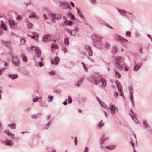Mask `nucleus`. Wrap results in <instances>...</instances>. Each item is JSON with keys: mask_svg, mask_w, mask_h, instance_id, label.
I'll return each instance as SVG.
<instances>
[{"mask_svg": "<svg viewBox=\"0 0 152 152\" xmlns=\"http://www.w3.org/2000/svg\"><path fill=\"white\" fill-rule=\"evenodd\" d=\"M58 48V46L57 44H53L51 45V50L52 52H53L56 49Z\"/></svg>", "mask_w": 152, "mask_h": 152, "instance_id": "nucleus-13", "label": "nucleus"}, {"mask_svg": "<svg viewBox=\"0 0 152 152\" xmlns=\"http://www.w3.org/2000/svg\"><path fill=\"white\" fill-rule=\"evenodd\" d=\"M4 132L5 133H6L8 135H10V136H13L14 135V134H12L9 131L5 130L4 131Z\"/></svg>", "mask_w": 152, "mask_h": 152, "instance_id": "nucleus-28", "label": "nucleus"}, {"mask_svg": "<svg viewBox=\"0 0 152 152\" xmlns=\"http://www.w3.org/2000/svg\"><path fill=\"white\" fill-rule=\"evenodd\" d=\"M114 39L117 41H122L124 42H126L128 41V40L126 39L121 37L118 35H115L114 36Z\"/></svg>", "mask_w": 152, "mask_h": 152, "instance_id": "nucleus-7", "label": "nucleus"}, {"mask_svg": "<svg viewBox=\"0 0 152 152\" xmlns=\"http://www.w3.org/2000/svg\"><path fill=\"white\" fill-rule=\"evenodd\" d=\"M100 82H102L101 86L102 88H104L106 86V82L105 80L103 78H101Z\"/></svg>", "mask_w": 152, "mask_h": 152, "instance_id": "nucleus-19", "label": "nucleus"}, {"mask_svg": "<svg viewBox=\"0 0 152 152\" xmlns=\"http://www.w3.org/2000/svg\"><path fill=\"white\" fill-rule=\"evenodd\" d=\"M43 18L45 20H47L48 19V17L46 14H44L43 15Z\"/></svg>", "mask_w": 152, "mask_h": 152, "instance_id": "nucleus-49", "label": "nucleus"}, {"mask_svg": "<svg viewBox=\"0 0 152 152\" xmlns=\"http://www.w3.org/2000/svg\"><path fill=\"white\" fill-rule=\"evenodd\" d=\"M16 19L17 20L19 21L21 20V17L20 16H18L16 17Z\"/></svg>", "mask_w": 152, "mask_h": 152, "instance_id": "nucleus-56", "label": "nucleus"}, {"mask_svg": "<svg viewBox=\"0 0 152 152\" xmlns=\"http://www.w3.org/2000/svg\"><path fill=\"white\" fill-rule=\"evenodd\" d=\"M28 50L30 52L32 53L35 51L36 55L38 57H39L41 55V51L40 49L37 47L33 46L30 48H28Z\"/></svg>", "mask_w": 152, "mask_h": 152, "instance_id": "nucleus-4", "label": "nucleus"}, {"mask_svg": "<svg viewBox=\"0 0 152 152\" xmlns=\"http://www.w3.org/2000/svg\"><path fill=\"white\" fill-rule=\"evenodd\" d=\"M63 19L64 20V24H65V23H66V22L67 21V19L66 17L65 16H64L63 17Z\"/></svg>", "mask_w": 152, "mask_h": 152, "instance_id": "nucleus-41", "label": "nucleus"}, {"mask_svg": "<svg viewBox=\"0 0 152 152\" xmlns=\"http://www.w3.org/2000/svg\"><path fill=\"white\" fill-rule=\"evenodd\" d=\"M88 52L89 55L90 56H91L92 55L93 53L92 51L90 49L88 51Z\"/></svg>", "mask_w": 152, "mask_h": 152, "instance_id": "nucleus-50", "label": "nucleus"}, {"mask_svg": "<svg viewBox=\"0 0 152 152\" xmlns=\"http://www.w3.org/2000/svg\"><path fill=\"white\" fill-rule=\"evenodd\" d=\"M42 99V97H35L34 99L33 100V101L34 102H36L38 101V100L39 99Z\"/></svg>", "mask_w": 152, "mask_h": 152, "instance_id": "nucleus-36", "label": "nucleus"}, {"mask_svg": "<svg viewBox=\"0 0 152 152\" xmlns=\"http://www.w3.org/2000/svg\"><path fill=\"white\" fill-rule=\"evenodd\" d=\"M83 67L84 68V69L85 70V71H86V72H87L88 69L86 67V65H83Z\"/></svg>", "mask_w": 152, "mask_h": 152, "instance_id": "nucleus-57", "label": "nucleus"}, {"mask_svg": "<svg viewBox=\"0 0 152 152\" xmlns=\"http://www.w3.org/2000/svg\"><path fill=\"white\" fill-rule=\"evenodd\" d=\"M106 26L107 27H108L109 28L112 29H113V28L109 24H106Z\"/></svg>", "mask_w": 152, "mask_h": 152, "instance_id": "nucleus-59", "label": "nucleus"}, {"mask_svg": "<svg viewBox=\"0 0 152 152\" xmlns=\"http://www.w3.org/2000/svg\"><path fill=\"white\" fill-rule=\"evenodd\" d=\"M60 59L58 57H56L53 60H51V62L52 64H57L59 62Z\"/></svg>", "mask_w": 152, "mask_h": 152, "instance_id": "nucleus-12", "label": "nucleus"}, {"mask_svg": "<svg viewBox=\"0 0 152 152\" xmlns=\"http://www.w3.org/2000/svg\"><path fill=\"white\" fill-rule=\"evenodd\" d=\"M88 147H86L84 151V152H88Z\"/></svg>", "mask_w": 152, "mask_h": 152, "instance_id": "nucleus-63", "label": "nucleus"}, {"mask_svg": "<svg viewBox=\"0 0 152 152\" xmlns=\"http://www.w3.org/2000/svg\"><path fill=\"white\" fill-rule=\"evenodd\" d=\"M131 144L132 145V146L133 148H134V143L133 142V140H132V139H131Z\"/></svg>", "mask_w": 152, "mask_h": 152, "instance_id": "nucleus-60", "label": "nucleus"}, {"mask_svg": "<svg viewBox=\"0 0 152 152\" xmlns=\"http://www.w3.org/2000/svg\"><path fill=\"white\" fill-rule=\"evenodd\" d=\"M111 52L112 53L114 54H116L117 52L116 47L115 46L113 47L112 48Z\"/></svg>", "mask_w": 152, "mask_h": 152, "instance_id": "nucleus-25", "label": "nucleus"}, {"mask_svg": "<svg viewBox=\"0 0 152 152\" xmlns=\"http://www.w3.org/2000/svg\"><path fill=\"white\" fill-rule=\"evenodd\" d=\"M28 35L31 38L34 39L36 40H38V39L37 38V37H36L35 36H31L29 35Z\"/></svg>", "mask_w": 152, "mask_h": 152, "instance_id": "nucleus-42", "label": "nucleus"}, {"mask_svg": "<svg viewBox=\"0 0 152 152\" xmlns=\"http://www.w3.org/2000/svg\"><path fill=\"white\" fill-rule=\"evenodd\" d=\"M74 141L75 142V145H77V138L76 137H75Z\"/></svg>", "mask_w": 152, "mask_h": 152, "instance_id": "nucleus-52", "label": "nucleus"}, {"mask_svg": "<svg viewBox=\"0 0 152 152\" xmlns=\"http://www.w3.org/2000/svg\"><path fill=\"white\" fill-rule=\"evenodd\" d=\"M6 144L7 146H12L13 145L14 143L12 140H8L6 141Z\"/></svg>", "mask_w": 152, "mask_h": 152, "instance_id": "nucleus-18", "label": "nucleus"}, {"mask_svg": "<svg viewBox=\"0 0 152 152\" xmlns=\"http://www.w3.org/2000/svg\"><path fill=\"white\" fill-rule=\"evenodd\" d=\"M102 120L100 121L99 122L98 124V126L99 128H101L104 125V124L102 123Z\"/></svg>", "mask_w": 152, "mask_h": 152, "instance_id": "nucleus-30", "label": "nucleus"}, {"mask_svg": "<svg viewBox=\"0 0 152 152\" xmlns=\"http://www.w3.org/2000/svg\"><path fill=\"white\" fill-rule=\"evenodd\" d=\"M12 79L14 80L16 79L18 77V74H10L8 76Z\"/></svg>", "mask_w": 152, "mask_h": 152, "instance_id": "nucleus-14", "label": "nucleus"}, {"mask_svg": "<svg viewBox=\"0 0 152 152\" xmlns=\"http://www.w3.org/2000/svg\"><path fill=\"white\" fill-rule=\"evenodd\" d=\"M72 24V22L71 20H69L68 21H67L66 23L65 24V25H68L69 26H71Z\"/></svg>", "mask_w": 152, "mask_h": 152, "instance_id": "nucleus-35", "label": "nucleus"}, {"mask_svg": "<svg viewBox=\"0 0 152 152\" xmlns=\"http://www.w3.org/2000/svg\"><path fill=\"white\" fill-rule=\"evenodd\" d=\"M97 20L98 22L100 24H103L104 23V21L100 18H97Z\"/></svg>", "mask_w": 152, "mask_h": 152, "instance_id": "nucleus-26", "label": "nucleus"}, {"mask_svg": "<svg viewBox=\"0 0 152 152\" xmlns=\"http://www.w3.org/2000/svg\"><path fill=\"white\" fill-rule=\"evenodd\" d=\"M142 124L145 129L150 133L152 134V129L150 125L148 124L147 121L146 120L143 121Z\"/></svg>", "mask_w": 152, "mask_h": 152, "instance_id": "nucleus-6", "label": "nucleus"}, {"mask_svg": "<svg viewBox=\"0 0 152 152\" xmlns=\"http://www.w3.org/2000/svg\"><path fill=\"white\" fill-rule=\"evenodd\" d=\"M90 2L93 4H95L96 3V0H89Z\"/></svg>", "mask_w": 152, "mask_h": 152, "instance_id": "nucleus-48", "label": "nucleus"}, {"mask_svg": "<svg viewBox=\"0 0 152 152\" xmlns=\"http://www.w3.org/2000/svg\"><path fill=\"white\" fill-rule=\"evenodd\" d=\"M130 116L132 118V119L134 121L135 123H136V124H138V121L137 119L136 118H135L134 116H133L132 115H130Z\"/></svg>", "mask_w": 152, "mask_h": 152, "instance_id": "nucleus-37", "label": "nucleus"}, {"mask_svg": "<svg viewBox=\"0 0 152 152\" xmlns=\"http://www.w3.org/2000/svg\"><path fill=\"white\" fill-rule=\"evenodd\" d=\"M62 50L64 53H66L68 52L67 48L65 47H63L62 49Z\"/></svg>", "mask_w": 152, "mask_h": 152, "instance_id": "nucleus-40", "label": "nucleus"}, {"mask_svg": "<svg viewBox=\"0 0 152 152\" xmlns=\"http://www.w3.org/2000/svg\"><path fill=\"white\" fill-rule=\"evenodd\" d=\"M115 62V70H121L122 68L121 63V57L118 56L116 58Z\"/></svg>", "mask_w": 152, "mask_h": 152, "instance_id": "nucleus-3", "label": "nucleus"}, {"mask_svg": "<svg viewBox=\"0 0 152 152\" xmlns=\"http://www.w3.org/2000/svg\"><path fill=\"white\" fill-rule=\"evenodd\" d=\"M56 74V72L55 71H52L50 72V74L52 75H53Z\"/></svg>", "mask_w": 152, "mask_h": 152, "instance_id": "nucleus-54", "label": "nucleus"}, {"mask_svg": "<svg viewBox=\"0 0 152 152\" xmlns=\"http://www.w3.org/2000/svg\"><path fill=\"white\" fill-rule=\"evenodd\" d=\"M60 7L62 9L64 10L69 8L70 5L68 3L61 2L60 4Z\"/></svg>", "mask_w": 152, "mask_h": 152, "instance_id": "nucleus-8", "label": "nucleus"}, {"mask_svg": "<svg viewBox=\"0 0 152 152\" xmlns=\"http://www.w3.org/2000/svg\"><path fill=\"white\" fill-rule=\"evenodd\" d=\"M126 35L127 36L130 37L131 36V33L129 31H127L126 33Z\"/></svg>", "mask_w": 152, "mask_h": 152, "instance_id": "nucleus-45", "label": "nucleus"}, {"mask_svg": "<svg viewBox=\"0 0 152 152\" xmlns=\"http://www.w3.org/2000/svg\"><path fill=\"white\" fill-rule=\"evenodd\" d=\"M129 92L130 94H132V89L131 87L129 88Z\"/></svg>", "mask_w": 152, "mask_h": 152, "instance_id": "nucleus-58", "label": "nucleus"}, {"mask_svg": "<svg viewBox=\"0 0 152 152\" xmlns=\"http://www.w3.org/2000/svg\"><path fill=\"white\" fill-rule=\"evenodd\" d=\"M50 36L49 34H46L43 36L42 39V41L45 42H47Z\"/></svg>", "mask_w": 152, "mask_h": 152, "instance_id": "nucleus-16", "label": "nucleus"}, {"mask_svg": "<svg viewBox=\"0 0 152 152\" xmlns=\"http://www.w3.org/2000/svg\"><path fill=\"white\" fill-rule=\"evenodd\" d=\"M32 34H33V36H35L36 37L38 38L39 37V35L37 33L34 32Z\"/></svg>", "mask_w": 152, "mask_h": 152, "instance_id": "nucleus-46", "label": "nucleus"}, {"mask_svg": "<svg viewBox=\"0 0 152 152\" xmlns=\"http://www.w3.org/2000/svg\"><path fill=\"white\" fill-rule=\"evenodd\" d=\"M101 77L99 75L92 76L88 78V80L96 85L99 84L101 80Z\"/></svg>", "mask_w": 152, "mask_h": 152, "instance_id": "nucleus-2", "label": "nucleus"}, {"mask_svg": "<svg viewBox=\"0 0 152 152\" xmlns=\"http://www.w3.org/2000/svg\"><path fill=\"white\" fill-rule=\"evenodd\" d=\"M38 116V115H33L32 116V118L34 119H36Z\"/></svg>", "mask_w": 152, "mask_h": 152, "instance_id": "nucleus-64", "label": "nucleus"}, {"mask_svg": "<svg viewBox=\"0 0 152 152\" xmlns=\"http://www.w3.org/2000/svg\"><path fill=\"white\" fill-rule=\"evenodd\" d=\"M104 46L106 48H108L110 47V45L109 43L107 42H106L104 44Z\"/></svg>", "mask_w": 152, "mask_h": 152, "instance_id": "nucleus-38", "label": "nucleus"}, {"mask_svg": "<svg viewBox=\"0 0 152 152\" xmlns=\"http://www.w3.org/2000/svg\"><path fill=\"white\" fill-rule=\"evenodd\" d=\"M129 99L130 100H133V96L132 94H130Z\"/></svg>", "mask_w": 152, "mask_h": 152, "instance_id": "nucleus-53", "label": "nucleus"}, {"mask_svg": "<svg viewBox=\"0 0 152 152\" xmlns=\"http://www.w3.org/2000/svg\"><path fill=\"white\" fill-rule=\"evenodd\" d=\"M20 57L22 58L23 61L25 62H26L27 61V59L25 56V54L23 53L20 54Z\"/></svg>", "mask_w": 152, "mask_h": 152, "instance_id": "nucleus-21", "label": "nucleus"}, {"mask_svg": "<svg viewBox=\"0 0 152 152\" xmlns=\"http://www.w3.org/2000/svg\"><path fill=\"white\" fill-rule=\"evenodd\" d=\"M117 10L118 11V12L120 13V14L122 15H126V13L127 12L124 10L119 9L118 8H117Z\"/></svg>", "mask_w": 152, "mask_h": 152, "instance_id": "nucleus-20", "label": "nucleus"}, {"mask_svg": "<svg viewBox=\"0 0 152 152\" xmlns=\"http://www.w3.org/2000/svg\"><path fill=\"white\" fill-rule=\"evenodd\" d=\"M1 27L2 28H3L5 31H6L7 30V29L5 27L3 23H1Z\"/></svg>", "mask_w": 152, "mask_h": 152, "instance_id": "nucleus-43", "label": "nucleus"}, {"mask_svg": "<svg viewBox=\"0 0 152 152\" xmlns=\"http://www.w3.org/2000/svg\"><path fill=\"white\" fill-rule=\"evenodd\" d=\"M53 99V96H49L48 98V102H50Z\"/></svg>", "mask_w": 152, "mask_h": 152, "instance_id": "nucleus-39", "label": "nucleus"}, {"mask_svg": "<svg viewBox=\"0 0 152 152\" xmlns=\"http://www.w3.org/2000/svg\"><path fill=\"white\" fill-rule=\"evenodd\" d=\"M68 103H71L72 102V100L71 97L70 96H69L68 97Z\"/></svg>", "mask_w": 152, "mask_h": 152, "instance_id": "nucleus-44", "label": "nucleus"}, {"mask_svg": "<svg viewBox=\"0 0 152 152\" xmlns=\"http://www.w3.org/2000/svg\"><path fill=\"white\" fill-rule=\"evenodd\" d=\"M85 48L87 51H88L89 50L91 49L90 47L88 46H85Z\"/></svg>", "mask_w": 152, "mask_h": 152, "instance_id": "nucleus-47", "label": "nucleus"}, {"mask_svg": "<svg viewBox=\"0 0 152 152\" xmlns=\"http://www.w3.org/2000/svg\"><path fill=\"white\" fill-rule=\"evenodd\" d=\"M26 43V41L24 39H21L20 40V45H23Z\"/></svg>", "mask_w": 152, "mask_h": 152, "instance_id": "nucleus-34", "label": "nucleus"}, {"mask_svg": "<svg viewBox=\"0 0 152 152\" xmlns=\"http://www.w3.org/2000/svg\"><path fill=\"white\" fill-rule=\"evenodd\" d=\"M69 38L68 37H66L64 39V43L66 46H68L69 44Z\"/></svg>", "mask_w": 152, "mask_h": 152, "instance_id": "nucleus-15", "label": "nucleus"}, {"mask_svg": "<svg viewBox=\"0 0 152 152\" xmlns=\"http://www.w3.org/2000/svg\"><path fill=\"white\" fill-rule=\"evenodd\" d=\"M36 17V16H35L34 14H32V15H30L29 16V18H34Z\"/></svg>", "mask_w": 152, "mask_h": 152, "instance_id": "nucleus-51", "label": "nucleus"}, {"mask_svg": "<svg viewBox=\"0 0 152 152\" xmlns=\"http://www.w3.org/2000/svg\"><path fill=\"white\" fill-rule=\"evenodd\" d=\"M9 23L11 28L12 29H15L17 28V23L12 20L9 21Z\"/></svg>", "mask_w": 152, "mask_h": 152, "instance_id": "nucleus-9", "label": "nucleus"}, {"mask_svg": "<svg viewBox=\"0 0 152 152\" xmlns=\"http://www.w3.org/2000/svg\"><path fill=\"white\" fill-rule=\"evenodd\" d=\"M105 148L109 150H112L115 148V146L114 145L108 146H106Z\"/></svg>", "mask_w": 152, "mask_h": 152, "instance_id": "nucleus-24", "label": "nucleus"}, {"mask_svg": "<svg viewBox=\"0 0 152 152\" xmlns=\"http://www.w3.org/2000/svg\"><path fill=\"white\" fill-rule=\"evenodd\" d=\"M8 126L10 127L11 129H15L16 128L15 125V124H9L8 125Z\"/></svg>", "mask_w": 152, "mask_h": 152, "instance_id": "nucleus-29", "label": "nucleus"}, {"mask_svg": "<svg viewBox=\"0 0 152 152\" xmlns=\"http://www.w3.org/2000/svg\"><path fill=\"white\" fill-rule=\"evenodd\" d=\"M115 83L118 88L119 91L120 93H122V87L120 83L118 81H116L115 82Z\"/></svg>", "mask_w": 152, "mask_h": 152, "instance_id": "nucleus-10", "label": "nucleus"}, {"mask_svg": "<svg viewBox=\"0 0 152 152\" xmlns=\"http://www.w3.org/2000/svg\"><path fill=\"white\" fill-rule=\"evenodd\" d=\"M135 36L136 37H139V36H140V34L138 32H136L135 33Z\"/></svg>", "mask_w": 152, "mask_h": 152, "instance_id": "nucleus-55", "label": "nucleus"}, {"mask_svg": "<svg viewBox=\"0 0 152 152\" xmlns=\"http://www.w3.org/2000/svg\"><path fill=\"white\" fill-rule=\"evenodd\" d=\"M39 64L40 67L43 66L44 65L43 64L42 62H39Z\"/></svg>", "mask_w": 152, "mask_h": 152, "instance_id": "nucleus-62", "label": "nucleus"}, {"mask_svg": "<svg viewBox=\"0 0 152 152\" xmlns=\"http://www.w3.org/2000/svg\"><path fill=\"white\" fill-rule=\"evenodd\" d=\"M115 76L118 78H120L121 77V75L119 73L116 71L115 72Z\"/></svg>", "mask_w": 152, "mask_h": 152, "instance_id": "nucleus-32", "label": "nucleus"}, {"mask_svg": "<svg viewBox=\"0 0 152 152\" xmlns=\"http://www.w3.org/2000/svg\"><path fill=\"white\" fill-rule=\"evenodd\" d=\"M108 139L107 137H106L104 136H103L101 138L100 140V143L101 144H102L104 141Z\"/></svg>", "mask_w": 152, "mask_h": 152, "instance_id": "nucleus-22", "label": "nucleus"}, {"mask_svg": "<svg viewBox=\"0 0 152 152\" xmlns=\"http://www.w3.org/2000/svg\"><path fill=\"white\" fill-rule=\"evenodd\" d=\"M48 16L51 18L56 20L59 19L61 17V15L60 14H54L52 12L49 13Z\"/></svg>", "mask_w": 152, "mask_h": 152, "instance_id": "nucleus-5", "label": "nucleus"}, {"mask_svg": "<svg viewBox=\"0 0 152 152\" xmlns=\"http://www.w3.org/2000/svg\"><path fill=\"white\" fill-rule=\"evenodd\" d=\"M91 38L94 45L96 46L99 48L101 49L102 48L100 47H98L97 44L101 41L102 37L97 34H94L92 35Z\"/></svg>", "mask_w": 152, "mask_h": 152, "instance_id": "nucleus-1", "label": "nucleus"}, {"mask_svg": "<svg viewBox=\"0 0 152 152\" xmlns=\"http://www.w3.org/2000/svg\"><path fill=\"white\" fill-rule=\"evenodd\" d=\"M28 27L30 28H31L32 27V24L30 22L28 21L26 23Z\"/></svg>", "mask_w": 152, "mask_h": 152, "instance_id": "nucleus-31", "label": "nucleus"}, {"mask_svg": "<svg viewBox=\"0 0 152 152\" xmlns=\"http://www.w3.org/2000/svg\"><path fill=\"white\" fill-rule=\"evenodd\" d=\"M115 107L113 105H112L110 107V109L111 110V114L112 116L114 115L115 112Z\"/></svg>", "mask_w": 152, "mask_h": 152, "instance_id": "nucleus-17", "label": "nucleus"}, {"mask_svg": "<svg viewBox=\"0 0 152 152\" xmlns=\"http://www.w3.org/2000/svg\"><path fill=\"white\" fill-rule=\"evenodd\" d=\"M15 60H16V61L15 62V58L13 59V63L14 64V65H15V66H18V65H19V62L18 61V59L16 58Z\"/></svg>", "mask_w": 152, "mask_h": 152, "instance_id": "nucleus-27", "label": "nucleus"}, {"mask_svg": "<svg viewBox=\"0 0 152 152\" xmlns=\"http://www.w3.org/2000/svg\"><path fill=\"white\" fill-rule=\"evenodd\" d=\"M133 106H134L135 105L134 102V100H130Z\"/></svg>", "mask_w": 152, "mask_h": 152, "instance_id": "nucleus-61", "label": "nucleus"}, {"mask_svg": "<svg viewBox=\"0 0 152 152\" xmlns=\"http://www.w3.org/2000/svg\"><path fill=\"white\" fill-rule=\"evenodd\" d=\"M67 15H69L73 19H75V17L74 15L72 14V13L70 12H67Z\"/></svg>", "mask_w": 152, "mask_h": 152, "instance_id": "nucleus-33", "label": "nucleus"}, {"mask_svg": "<svg viewBox=\"0 0 152 152\" xmlns=\"http://www.w3.org/2000/svg\"><path fill=\"white\" fill-rule=\"evenodd\" d=\"M142 64L139 63L135 65L134 67L133 70L136 71H138L142 66Z\"/></svg>", "mask_w": 152, "mask_h": 152, "instance_id": "nucleus-11", "label": "nucleus"}, {"mask_svg": "<svg viewBox=\"0 0 152 152\" xmlns=\"http://www.w3.org/2000/svg\"><path fill=\"white\" fill-rule=\"evenodd\" d=\"M83 81V79H81L77 81L75 83V85L76 86H79L82 83Z\"/></svg>", "mask_w": 152, "mask_h": 152, "instance_id": "nucleus-23", "label": "nucleus"}]
</instances>
